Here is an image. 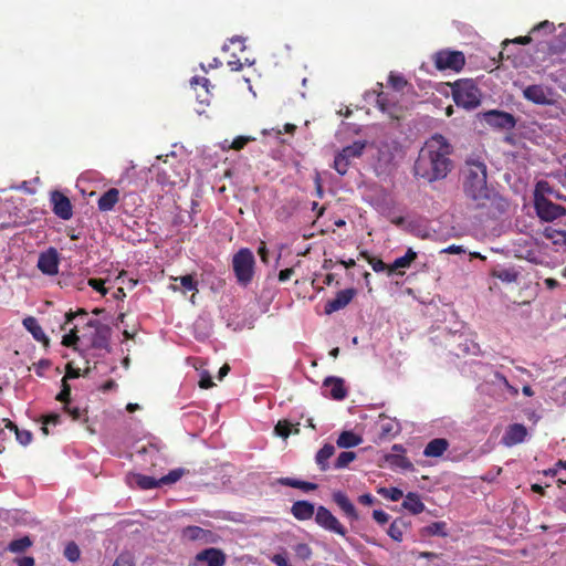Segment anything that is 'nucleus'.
<instances>
[{
    "mask_svg": "<svg viewBox=\"0 0 566 566\" xmlns=\"http://www.w3.org/2000/svg\"><path fill=\"white\" fill-rule=\"evenodd\" d=\"M43 424H57L60 422V415L57 413H51L45 417H43Z\"/></svg>",
    "mask_w": 566,
    "mask_h": 566,
    "instance_id": "338daca9",
    "label": "nucleus"
},
{
    "mask_svg": "<svg viewBox=\"0 0 566 566\" xmlns=\"http://www.w3.org/2000/svg\"><path fill=\"white\" fill-rule=\"evenodd\" d=\"M291 513L298 521H306L316 513L314 504L308 501H296L291 507Z\"/></svg>",
    "mask_w": 566,
    "mask_h": 566,
    "instance_id": "4be33fe9",
    "label": "nucleus"
},
{
    "mask_svg": "<svg viewBox=\"0 0 566 566\" xmlns=\"http://www.w3.org/2000/svg\"><path fill=\"white\" fill-rule=\"evenodd\" d=\"M65 557L70 562H76L80 558V549L75 543H70L64 551Z\"/></svg>",
    "mask_w": 566,
    "mask_h": 566,
    "instance_id": "8fccbe9b",
    "label": "nucleus"
},
{
    "mask_svg": "<svg viewBox=\"0 0 566 566\" xmlns=\"http://www.w3.org/2000/svg\"><path fill=\"white\" fill-rule=\"evenodd\" d=\"M376 104L391 119H400L402 117V106L389 93L380 91L377 94Z\"/></svg>",
    "mask_w": 566,
    "mask_h": 566,
    "instance_id": "f8f14e48",
    "label": "nucleus"
},
{
    "mask_svg": "<svg viewBox=\"0 0 566 566\" xmlns=\"http://www.w3.org/2000/svg\"><path fill=\"white\" fill-rule=\"evenodd\" d=\"M449 441L444 438H434L428 442L423 450V455L427 458L441 457L449 448Z\"/></svg>",
    "mask_w": 566,
    "mask_h": 566,
    "instance_id": "5701e85b",
    "label": "nucleus"
},
{
    "mask_svg": "<svg viewBox=\"0 0 566 566\" xmlns=\"http://www.w3.org/2000/svg\"><path fill=\"white\" fill-rule=\"evenodd\" d=\"M555 31V25L553 22L545 20L536 24L532 30L531 34H536L543 32L545 34H552Z\"/></svg>",
    "mask_w": 566,
    "mask_h": 566,
    "instance_id": "de8ad7c7",
    "label": "nucleus"
},
{
    "mask_svg": "<svg viewBox=\"0 0 566 566\" xmlns=\"http://www.w3.org/2000/svg\"><path fill=\"white\" fill-rule=\"evenodd\" d=\"M379 493L394 502L399 501L403 496L402 491L398 488H381Z\"/></svg>",
    "mask_w": 566,
    "mask_h": 566,
    "instance_id": "c03bdc74",
    "label": "nucleus"
},
{
    "mask_svg": "<svg viewBox=\"0 0 566 566\" xmlns=\"http://www.w3.org/2000/svg\"><path fill=\"white\" fill-rule=\"evenodd\" d=\"M391 450L394 453H387L384 455L385 461L391 468H400L402 470H413L411 461L405 457L406 449L402 444H394Z\"/></svg>",
    "mask_w": 566,
    "mask_h": 566,
    "instance_id": "f3484780",
    "label": "nucleus"
},
{
    "mask_svg": "<svg viewBox=\"0 0 566 566\" xmlns=\"http://www.w3.org/2000/svg\"><path fill=\"white\" fill-rule=\"evenodd\" d=\"M293 549L296 557L301 560H308L312 556V548L305 543L295 545Z\"/></svg>",
    "mask_w": 566,
    "mask_h": 566,
    "instance_id": "a18cd8bd",
    "label": "nucleus"
},
{
    "mask_svg": "<svg viewBox=\"0 0 566 566\" xmlns=\"http://www.w3.org/2000/svg\"><path fill=\"white\" fill-rule=\"evenodd\" d=\"M553 90L544 85H530L523 91V96L537 105H549L554 102Z\"/></svg>",
    "mask_w": 566,
    "mask_h": 566,
    "instance_id": "ddd939ff",
    "label": "nucleus"
},
{
    "mask_svg": "<svg viewBox=\"0 0 566 566\" xmlns=\"http://www.w3.org/2000/svg\"><path fill=\"white\" fill-rule=\"evenodd\" d=\"M395 424L392 421L387 420L385 422H381L379 424V438L380 439H387L389 437H392L396 434Z\"/></svg>",
    "mask_w": 566,
    "mask_h": 566,
    "instance_id": "37998d69",
    "label": "nucleus"
},
{
    "mask_svg": "<svg viewBox=\"0 0 566 566\" xmlns=\"http://www.w3.org/2000/svg\"><path fill=\"white\" fill-rule=\"evenodd\" d=\"M534 209L538 219L543 222H553L566 216V208L553 202L549 198L539 196L533 200Z\"/></svg>",
    "mask_w": 566,
    "mask_h": 566,
    "instance_id": "0eeeda50",
    "label": "nucleus"
},
{
    "mask_svg": "<svg viewBox=\"0 0 566 566\" xmlns=\"http://www.w3.org/2000/svg\"><path fill=\"white\" fill-rule=\"evenodd\" d=\"M22 324L35 340L42 342L45 346L49 345V338L35 317L28 316L23 319Z\"/></svg>",
    "mask_w": 566,
    "mask_h": 566,
    "instance_id": "393cba45",
    "label": "nucleus"
},
{
    "mask_svg": "<svg viewBox=\"0 0 566 566\" xmlns=\"http://www.w3.org/2000/svg\"><path fill=\"white\" fill-rule=\"evenodd\" d=\"M14 563L18 566H34L35 559L32 556H22V557H17L14 559Z\"/></svg>",
    "mask_w": 566,
    "mask_h": 566,
    "instance_id": "052dcab7",
    "label": "nucleus"
},
{
    "mask_svg": "<svg viewBox=\"0 0 566 566\" xmlns=\"http://www.w3.org/2000/svg\"><path fill=\"white\" fill-rule=\"evenodd\" d=\"M416 259L417 253L409 248L403 256L397 258L391 264H389L388 274H391L399 269L409 268Z\"/></svg>",
    "mask_w": 566,
    "mask_h": 566,
    "instance_id": "cd10ccee",
    "label": "nucleus"
},
{
    "mask_svg": "<svg viewBox=\"0 0 566 566\" xmlns=\"http://www.w3.org/2000/svg\"><path fill=\"white\" fill-rule=\"evenodd\" d=\"M463 191L478 208H483L491 201L493 193L488 187V168L483 160L469 157L462 170Z\"/></svg>",
    "mask_w": 566,
    "mask_h": 566,
    "instance_id": "f03ea898",
    "label": "nucleus"
},
{
    "mask_svg": "<svg viewBox=\"0 0 566 566\" xmlns=\"http://www.w3.org/2000/svg\"><path fill=\"white\" fill-rule=\"evenodd\" d=\"M112 328L97 319H90L85 323L81 336L77 326L70 328L62 338V345L77 350V343L82 339L87 347L93 349L111 352Z\"/></svg>",
    "mask_w": 566,
    "mask_h": 566,
    "instance_id": "7ed1b4c3",
    "label": "nucleus"
},
{
    "mask_svg": "<svg viewBox=\"0 0 566 566\" xmlns=\"http://www.w3.org/2000/svg\"><path fill=\"white\" fill-rule=\"evenodd\" d=\"M280 483L282 485L301 489V490L306 491V492L307 491H314V490L317 489V484H315V483L306 482V481H301V480H295V479H292V478H282V479H280Z\"/></svg>",
    "mask_w": 566,
    "mask_h": 566,
    "instance_id": "c9c22d12",
    "label": "nucleus"
},
{
    "mask_svg": "<svg viewBox=\"0 0 566 566\" xmlns=\"http://www.w3.org/2000/svg\"><path fill=\"white\" fill-rule=\"evenodd\" d=\"M255 259L252 251L248 248H241L232 258V269L237 283L241 286H248L254 276Z\"/></svg>",
    "mask_w": 566,
    "mask_h": 566,
    "instance_id": "39448f33",
    "label": "nucleus"
},
{
    "mask_svg": "<svg viewBox=\"0 0 566 566\" xmlns=\"http://www.w3.org/2000/svg\"><path fill=\"white\" fill-rule=\"evenodd\" d=\"M60 255L55 248L41 252L38 259V269L45 275L53 276L59 273Z\"/></svg>",
    "mask_w": 566,
    "mask_h": 566,
    "instance_id": "9b49d317",
    "label": "nucleus"
},
{
    "mask_svg": "<svg viewBox=\"0 0 566 566\" xmlns=\"http://www.w3.org/2000/svg\"><path fill=\"white\" fill-rule=\"evenodd\" d=\"M434 66L439 71L460 72L465 65V56L463 52L443 49L436 52L432 56Z\"/></svg>",
    "mask_w": 566,
    "mask_h": 566,
    "instance_id": "423d86ee",
    "label": "nucleus"
},
{
    "mask_svg": "<svg viewBox=\"0 0 566 566\" xmlns=\"http://www.w3.org/2000/svg\"><path fill=\"white\" fill-rule=\"evenodd\" d=\"M323 386L329 388V396L335 400H343L347 396V390L342 378L327 377Z\"/></svg>",
    "mask_w": 566,
    "mask_h": 566,
    "instance_id": "412c9836",
    "label": "nucleus"
},
{
    "mask_svg": "<svg viewBox=\"0 0 566 566\" xmlns=\"http://www.w3.org/2000/svg\"><path fill=\"white\" fill-rule=\"evenodd\" d=\"M388 83L397 92L402 91L408 84L403 76L392 72L389 74Z\"/></svg>",
    "mask_w": 566,
    "mask_h": 566,
    "instance_id": "79ce46f5",
    "label": "nucleus"
},
{
    "mask_svg": "<svg viewBox=\"0 0 566 566\" xmlns=\"http://www.w3.org/2000/svg\"><path fill=\"white\" fill-rule=\"evenodd\" d=\"M453 146L441 134H434L420 148L413 165V176L428 184L443 180L453 169Z\"/></svg>",
    "mask_w": 566,
    "mask_h": 566,
    "instance_id": "f257e3e1",
    "label": "nucleus"
},
{
    "mask_svg": "<svg viewBox=\"0 0 566 566\" xmlns=\"http://www.w3.org/2000/svg\"><path fill=\"white\" fill-rule=\"evenodd\" d=\"M360 256H363L364 259L367 260V262L371 265V268L375 272H377V273L382 272V271L388 272L389 265L386 264L381 259L369 255V253L367 251L360 252Z\"/></svg>",
    "mask_w": 566,
    "mask_h": 566,
    "instance_id": "4c0bfd02",
    "label": "nucleus"
},
{
    "mask_svg": "<svg viewBox=\"0 0 566 566\" xmlns=\"http://www.w3.org/2000/svg\"><path fill=\"white\" fill-rule=\"evenodd\" d=\"M248 142H249V138L239 136V137L234 138V140L232 142L231 148L234 150H240L247 145Z\"/></svg>",
    "mask_w": 566,
    "mask_h": 566,
    "instance_id": "e2e57ef3",
    "label": "nucleus"
},
{
    "mask_svg": "<svg viewBox=\"0 0 566 566\" xmlns=\"http://www.w3.org/2000/svg\"><path fill=\"white\" fill-rule=\"evenodd\" d=\"M539 196H544V197H547L548 196H554L555 198H558L560 199L562 196H559L552 187L551 185L545 181V180H541L538 181L536 185H535V189H534V193H533V200H536L537 197Z\"/></svg>",
    "mask_w": 566,
    "mask_h": 566,
    "instance_id": "f704fd0d",
    "label": "nucleus"
},
{
    "mask_svg": "<svg viewBox=\"0 0 566 566\" xmlns=\"http://www.w3.org/2000/svg\"><path fill=\"white\" fill-rule=\"evenodd\" d=\"M543 235L546 239L552 240L554 244H560L566 247V230L546 227L543 230Z\"/></svg>",
    "mask_w": 566,
    "mask_h": 566,
    "instance_id": "2f4dec72",
    "label": "nucleus"
},
{
    "mask_svg": "<svg viewBox=\"0 0 566 566\" xmlns=\"http://www.w3.org/2000/svg\"><path fill=\"white\" fill-rule=\"evenodd\" d=\"M373 517L380 525L386 524L390 518L389 514L382 510H374Z\"/></svg>",
    "mask_w": 566,
    "mask_h": 566,
    "instance_id": "6e6d98bb",
    "label": "nucleus"
},
{
    "mask_svg": "<svg viewBox=\"0 0 566 566\" xmlns=\"http://www.w3.org/2000/svg\"><path fill=\"white\" fill-rule=\"evenodd\" d=\"M407 523L401 518H396L388 528V535L396 542H401Z\"/></svg>",
    "mask_w": 566,
    "mask_h": 566,
    "instance_id": "72a5a7b5",
    "label": "nucleus"
},
{
    "mask_svg": "<svg viewBox=\"0 0 566 566\" xmlns=\"http://www.w3.org/2000/svg\"><path fill=\"white\" fill-rule=\"evenodd\" d=\"M87 284L95 290L96 292L101 293L102 295L107 294V289H105L104 284L105 281L102 279H90Z\"/></svg>",
    "mask_w": 566,
    "mask_h": 566,
    "instance_id": "603ef678",
    "label": "nucleus"
},
{
    "mask_svg": "<svg viewBox=\"0 0 566 566\" xmlns=\"http://www.w3.org/2000/svg\"><path fill=\"white\" fill-rule=\"evenodd\" d=\"M366 147L365 142H354L352 145L344 147L334 159V169L344 176L352 164V160L359 158Z\"/></svg>",
    "mask_w": 566,
    "mask_h": 566,
    "instance_id": "6e6552de",
    "label": "nucleus"
},
{
    "mask_svg": "<svg viewBox=\"0 0 566 566\" xmlns=\"http://www.w3.org/2000/svg\"><path fill=\"white\" fill-rule=\"evenodd\" d=\"M452 97L457 106L474 109L481 104V91L471 78H461L452 85Z\"/></svg>",
    "mask_w": 566,
    "mask_h": 566,
    "instance_id": "20e7f679",
    "label": "nucleus"
},
{
    "mask_svg": "<svg viewBox=\"0 0 566 566\" xmlns=\"http://www.w3.org/2000/svg\"><path fill=\"white\" fill-rule=\"evenodd\" d=\"M332 499L334 503L343 511V513L348 517L350 521H358L359 515L357 513V510L355 505L352 503V501L348 499V496L342 492V491H335L332 494Z\"/></svg>",
    "mask_w": 566,
    "mask_h": 566,
    "instance_id": "a211bd4d",
    "label": "nucleus"
},
{
    "mask_svg": "<svg viewBox=\"0 0 566 566\" xmlns=\"http://www.w3.org/2000/svg\"><path fill=\"white\" fill-rule=\"evenodd\" d=\"M444 527H446V524L443 522H434V523L430 524L427 527V530H428L429 534H431V535L444 536L446 535Z\"/></svg>",
    "mask_w": 566,
    "mask_h": 566,
    "instance_id": "864d4df0",
    "label": "nucleus"
},
{
    "mask_svg": "<svg viewBox=\"0 0 566 566\" xmlns=\"http://www.w3.org/2000/svg\"><path fill=\"white\" fill-rule=\"evenodd\" d=\"M293 274H294V270L292 268L281 270L279 273V281L285 282V281L290 280Z\"/></svg>",
    "mask_w": 566,
    "mask_h": 566,
    "instance_id": "774afa93",
    "label": "nucleus"
},
{
    "mask_svg": "<svg viewBox=\"0 0 566 566\" xmlns=\"http://www.w3.org/2000/svg\"><path fill=\"white\" fill-rule=\"evenodd\" d=\"M334 452H335V448L333 444H329V443L324 444L323 448H321L317 451L315 461L322 471L328 470V468H329L328 459L332 458Z\"/></svg>",
    "mask_w": 566,
    "mask_h": 566,
    "instance_id": "7c9ffc66",
    "label": "nucleus"
},
{
    "mask_svg": "<svg viewBox=\"0 0 566 566\" xmlns=\"http://www.w3.org/2000/svg\"><path fill=\"white\" fill-rule=\"evenodd\" d=\"M196 559L198 562H206L208 566H223L226 555L221 549L211 547L198 553Z\"/></svg>",
    "mask_w": 566,
    "mask_h": 566,
    "instance_id": "aec40b11",
    "label": "nucleus"
},
{
    "mask_svg": "<svg viewBox=\"0 0 566 566\" xmlns=\"http://www.w3.org/2000/svg\"><path fill=\"white\" fill-rule=\"evenodd\" d=\"M113 566H134L129 555L120 554L114 562Z\"/></svg>",
    "mask_w": 566,
    "mask_h": 566,
    "instance_id": "4d7b16f0",
    "label": "nucleus"
},
{
    "mask_svg": "<svg viewBox=\"0 0 566 566\" xmlns=\"http://www.w3.org/2000/svg\"><path fill=\"white\" fill-rule=\"evenodd\" d=\"M292 427H293V424L286 420L279 421L277 424L275 426V432L277 436H280L282 438H287L291 433L297 434L300 432V429L298 428L292 429Z\"/></svg>",
    "mask_w": 566,
    "mask_h": 566,
    "instance_id": "58836bf2",
    "label": "nucleus"
},
{
    "mask_svg": "<svg viewBox=\"0 0 566 566\" xmlns=\"http://www.w3.org/2000/svg\"><path fill=\"white\" fill-rule=\"evenodd\" d=\"M87 315V312L85 310H78L76 312H69L66 313L65 317H66V321L64 323V325L62 326V328L64 329L65 328V325L70 324L74 318H76L77 316H86Z\"/></svg>",
    "mask_w": 566,
    "mask_h": 566,
    "instance_id": "bf43d9fd",
    "label": "nucleus"
},
{
    "mask_svg": "<svg viewBox=\"0 0 566 566\" xmlns=\"http://www.w3.org/2000/svg\"><path fill=\"white\" fill-rule=\"evenodd\" d=\"M64 410L72 417L73 420H80L82 417V410L77 407H69V405L64 406Z\"/></svg>",
    "mask_w": 566,
    "mask_h": 566,
    "instance_id": "680f3d73",
    "label": "nucleus"
},
{
    "mask_svg": "<svg viewBox=\"0 0 566 566\" xmlns=\"http://www.w3.org/2000/svg\"><path fill=\"white\" fill-rule=\"evenodd\" d=\"M485 122L493 127L501 129H512L516 125L514 116L502 111H490L484 114Z\"/></svg>",
    "mask_w": 566,
    "mask_h": 566,
    "instance_id": "2eb2a0df",
    "label": "nucleus"
},
{
    "mask_svg": "<svg viewBox=\"0 0 566 566\" xmlns=\"http://www.w3.org/2000/svg\"><path fill=\"white\" fill-rule=\"evenodd\" d=\"M119 200V190L111 188L105 191L97 201V208L99 211L107 212L114 209Z\"/></svg>",
    "mask_w": 566,
    "mask_h": 566,
    "instance_id": "b1692460",
    "label": "nucleus"
},
{
    "mask_svg": "<svg viewBox=\"0 0 566 566\" xmlns=\"http://www.w3.org/2000/svg\"><path fill=\"white\" fill-rule=\"evenodd\" d=\"M191 86L196 92L199 87L202 88V93H197L196 98L200 104L208 105L210 102V81L207 77L195 76L191 80Z\"/></svg>",
    "mask_w": 566,
    "mask_h": 566,
    "instance_id": "a878e982",
    "label": "nucleus"
},
{
    "mask_svg": "<svg viewBox=\"0 0 566 566\" xmlns=\"http://www.w3.org/2000/svg\"><path fill=\"white\" fill-rule=\"evenodd\" d=\"M179 281L185 291H198L197 282L191 274L180 276Z\"/></svg>",
    "mask_w": 566,
    "mask_h": 566,
    "instance_id": "3c124183",
    "label": "nucleus"
},
{
    "mask_svg": "<svg viewBox=\"0 0 566 566\" xmlns=\"http://www.w3.org/2000/svg\"><path fill=\"white\" fill-rule=\"evenodd\" d=\"M271 560L276 565V566H291L289 565L287 563V558L285 555L283 554H274L272 557H271Z\"/></svg>",
    "mask_w": 566,
    "mask_h": 566,
    "instance_id": "69168bd1",
    "label": "nucleus"
},
{
    "mask_svg": "<svg viewBox=\"0 0 566 566\" xmlns=\"http://www.w3.org/2000/svg\"><path fill=\"white\" fill-rule=\"evenodd\" d=\"M199 386L202 389H209L214 386L211 376L208 373L201 375Z\"/></svg>",
    "mask_w": 566,
    "mask_h": 566,
    "instance_id": "13d9d810",
    "label": "nucleus"
},
{
    "mask_svg": "<svg viewBox=\"0 0 566 566\" xmlns=\"http://www.w3.org/2000/svg\"><path fill=\"white\" fill-rule=\"evenodd\" d=\"M10 426L14 428L17 440L22 446H28L32 441V433L29 430H19L18 427L12 422H10Z\"/></svg>",
    "mask_w": 566,
    "mask_h": 566,
    "instance_id": "09e8293b",
    "label": "nucleus"
},
{
    "mask_svg": "<svg viewBox=\"0 0 566 566\" xmlns=\"http://www.w3.org/2000/svg\"><path fill=\"white\" fill-rule=\"evenodd\" d=\"M186 472L187 471L184 468L174 469L168 474L161 476L159 482L161 485L174 484L179 481L186 474Z\"/></svg>",
    "mask_w": 566,
    "mask_h": 566,
    "instance_id": "e433bc0d",
    "label": "nucleus"
},
{
    "mask_svg": "<svg viewBox=\"0 0 566 566\" xmlns=\"http://www.w3.org/2000/svg\"><path fill=\"white\" fill-rule=\"evenodd\" d=\"M33 546V539L29 535L12 539L6 551L12 554H24Z\"/></svg>",
    "mask_w": 566,
    "mask_h": 566,
    "instance_id": "bb28decb",
    "label": "nucleus"
},
{
    "mask_svg": "<svg viewBox=\"0 0 566 566\" xmlns=\"http://www.w3.org/2000/svg\"><path fill=\"white\" fill-rule=\"evenodd\" d=\"M494 275L503 282L512 283L518 279V272L515 269H502L494 273Z\"/></svg>",
    "mask_w": 566,
    "mask_h": 566,
    "instance_id": "a19ab883",
    "label": "nucleus"
},
{
    "mask_svg": "<svg viewBox=\"0 0 566 566\" xmlns=\"http://www.w3.org/2000/svg\"><path fill=\"white\" fill-rule=\"evenodd\" d=\"M403 509L408 510L412 514H420L424 511L426 506L420 500L417 493L409 492L402 502Z\"/></svg>",
    "mask_w": 566,
    "mask_h": 566,
    "instance_id": "c85d7f7f",
    "label": "nucleus"
},
{
    "mask_svg": "<svg viewBox=\"0 0 566 566\" xmlns=\"http://www.w3.org/2000/svg\"><path fill=\"white\" fill-rule=\"evenodd\" d=\"M181 537L189 542H198L200 544H211L216 542V534L209 530L190 525L181 531Z\"/></svg>",
    "mask_w": 566,
    "mask_h": 566,
    "instance_id": "4468645a",
    "label": "nucleus"
},
{
    "mask_svg": "<svg viewBox=\"0 0 566 566\" xmlns=\"http://www.w3.org/2000/svg\"><path fill=\"white\" fill-rule=\"evenodd\" d=\"M356 459V453L353 451H343L338 454L334 468L335 469H344L346 468L350 462H353Z\"/></svg>",
    "mask_w": 566,
    "mask_h": 566,
    "instance_id": "ea45409f",
    "label": "nucleus"
},
{
    "mask_svg": "<svg viewBox=\"0 0 566 566\" xmlns=\"http://www.w3.org/2000/svg\"><path fill=\"white\" fill-rule=\"evenodd\" d=\"M526 436L527 429L524 424L513 423L506 429L505 434L503 436V442L509 447L515 446L523 442Z\"/></svg>",
    "mask_w": 566,
    "mask_h": 566,
    "instance_id": "6ab92c4d",
    "label": "nucleus"
},
{
    "mask_svg": "<svg viewBox=\"0 0 566 566\" xmlns=\"http://www.w3.org/2000/svg\"><path fill=\"white\" fill-rule=\"evenodd\" d=\"M51 366V361L49 359H41L36 364H34L35 374L40 377L44 375V371L49 369Z\"/></svg>",
    "mask_w": 566,
    "mask_h": 566,
    "instance_id": "5fc2aeb1",
    "label": "nucleus"
},
{
    "mask_svg": "<svg viewBox=\"0 0 566 566\" xmlns=\"http://www.w3.org/2000/svg\"><path fill=\"white\" fill-rule=\"evenodd\" d=\"M52 211L62 220H70L73 216V206L71 200L61 191L53 190L50 193Z\"/></svg>",
    "mask_w": 566,
    "mask_h": 566,
    "instance_id": "9d476101",
    "label": "nucleus"
},
{
    "mask_svg": "<svg viewBox=\"0 0 566 566\" xmlns=\"http://www.w3.org/2000/svg\"><path fill=\"white\" fill-rule=\"evenodd\" d=\"M134 482L140 490H151L161 486L159 479L144 474H134Z\"/></svg>",
    "mask_w": 566,
    "mask_h": 566,
    "instance_id": "473e14b6",
    "label": "nucleus"
},
{
    "mask_svg": "<svg viewBox=\"0 0 566 566\" xmlns=\"http://www.w3.org/2000/svg\"><path fill=\"white\" fill-rule=\"evenodd\" d=\"M363 442V438L353 431H343L337 438V446L339 448L348 449L357 447Z\"/></svg>",
    "mask_w": 566,
    "mask_h": 566,
    "instance_id": "c756f323",
    "label": "nucleus"
},
{
    "mask_svg": "<svg viewBox=\"0 0 566 566\" xmlns=\"http://www.w3.org/2000/svg\"><path fill=\"white\" fill-rule=\"evenodd\" d=\"M357 294L353 287L338 291L333 300L326 302L324 311L326 314H332L339 310L345 308Z\"/></svg>",
    "mask_w": 566,
    "mask_h": 566,
    "instance_id": "dca6fc26",
    "label": "nucleus"
},
{
    "mask_svg": "<svg viewBox=\"0 0 566 566\" xmlns=\"http://www.w3.org/2000/svg\"><path fill=\"white\" fill-rule=\"evenodd\" d=\"M71 398V386L66 381V377L62 379V388L61 391L56 396V400L63 402L64 405H69Z\"/></svg>",
    "mask_w": 566,
    "mask_h": 566,
    "instance_id": "49530a36",
    "label": "nucleus"
},
{
    "mask_svg": "<svg viewBox=\"0 0 566 566\" xmlns=\"http://www.w3.org/2000/svg\"><path fill=\"white\" fill-rule=\"evenodd\" d=\"M315 522L322 528L340 535L343 537L346 536L347 530L346 527L338 521V518L325 506L319 505L315 513Z\"/></svg>",
    "mask_w": 566,
    "mask_h": 566,
    "instance_id": "1a4fd4ad",
    "label": "nucleus"
},
{
    "mask_svg": "<svg viewBox=\"0 0 566 566\" xmlns=\"http://www.w3.org/2000/svg\"><path fill=\"white\" fill-rule=\"evenodd\" d=\"M441 252L448 253V254H462V253H465V250L463 249L462 245L451 244V245L447 247L446 249H443Z\"/></svg>",
    "mask_w": 566,
    "mask_h": 566,
    "instance_id": "0e129e2a",
    "label": "nucleus"
}]
</instances>
